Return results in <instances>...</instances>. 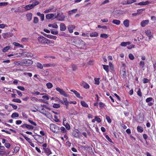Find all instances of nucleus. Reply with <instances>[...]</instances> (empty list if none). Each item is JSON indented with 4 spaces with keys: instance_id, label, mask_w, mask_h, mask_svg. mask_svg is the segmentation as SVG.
<instances>
[{
    "instance_id": "1",
    "label": "nucleus",
    "mask_w": 156,
    "mask_h": 156,
    "mask_svg": "<svg viewBox=\"0 0 156 156\" xmlns=\"http://www.w3.org/2000/svg\"><path fill=\"white\" fill-rule=\"evenodd\" d=\"M50 129L51 131L55 133H58L60 130V128L54 124H51L50 126Z\"/></svg>"
},
{
    "instance_id": "2",
    "label": "nucleus",
    "mask_w": 156,
    "mask_h": 156,
    "mask_svg": "<svg viewBox=\"0 0 156 156\" xmlns=\"http://www.w3.org/2000/svg\"><path fill=\"white\" fill-rule=\"evenodd\" d=\"M37 40L39 43L44 45L47 44L48 42L49 41L48 39L42 36L39 37Z\"/></svg>"
},
{
    "instance_id": "3",
    "label": "nucleus",
    "mask_w": 156,
    "mask_h": 156,
    "mask_svg": "<svg viewBox=\"0 0 156 156\" xmlns=\"http://www.w3.org/2000/svg\"><path fill=\"white\" fill-rule=\"evenodd\" d=\"M56 90L59 92L61 95H63L65 97H68L69 96L68 94H66L63 90L61 89L59 87H58L56 89Z\"/></svg>"
},
{
    "instance_id": "4",
    "label": "nucleus",
    "mask_w": 156,
    "mask_h": 156,
    "mask_svg": "<svg viewBox=\"0 0 156 156\" xmlns=\"http://www.w3.org/2000/svg\"><path fill=\"white\" fill-rule=\"evenodd\" d=\"M33 61L29 59H25L23 60V66H29L33 64Z\"/></svg>"
},
{
    "instance_id": "5",
    "label": "nucleus",
    "mask_w": 156,
    "mask_h": 156,
    "mask_svg": "<svg viewBox=\"0 0 156 156\" xmlns=\"http://www.w3.org/2000/svg\"><path fill=\"white\" fill-rule=\"evenodd\" d=\"M66 17L64 16H59V14L58 13L57 15L55 16V18H57V20L59 21H63L64 20L65 18Z\"/></svg>"
},
{
    "instance_id": "6",
    "label": "nucleus",
    "mask_w": 156,
    "mask_h": 156,
    "mask_svg": "<svg viewBox=\"0 0 156 156\" xmlns=\"http://www.w3.org/2000/svg\"><path fill=\"white\" fill-rule=\"evenodd\" d=\"M149 22L148 20H142L140 23L141 26L142 27H144L146 25H147Z\"/></svg>"
},
{
    "instance_id": "7",
    "label": "nucleus",
    "mask_w": 156,
    "mask_h": 156,
    "mask_svg": "<svg viewBox=\"0 0 156 156\" xmlns=\"http://www.w3.org/2000/svg\"><path fill=\"white\" fill-rule=\"evenodd\" d=\"M75 28V26L74 25H70L68 27L69 31L70 33H72L73 32V30Z\"/></svg>"
},
{
    "instance_id": "8",
    "label": "nucleus",
    "mask_w": 156,
    "mask_h": 156,
    "mask_svg": "<svg viewBox=\"0 0 156 156\" xmlns=\"http://www.w3.org/2000/svg\"><path fill=\"white\" fill-rule=\"evenodd\" d=\"M60 30L61 31H64L66 29V27L65 24L63 23H61L60 25Z\"/></svg>"
},
{
    "instance_id": "9",
    "label": "nucleus",
    "mask_w": 156,
    "mask_h": 156,
    "mask_svg": "<svg viewBox=\"0 0 156 156\" xmlns=\"http://www.w3.org/2000/svg\"><path fill=\"white\" fill-rule=\"evenodd\" d=\"M54 13H50L47 14L46 15V18L47 19H50L53 18L54 16Z\"/></svg>"
},
{
    "instance_id": "10",
    "label": "nucleus",
    "mask_w": 156,
    "mask_h": 156,
    "mask_svg": "<svg viewBox=\"0 0 156 156\" xmlns=\"http://www.w3.org/2000/svg\"><path fill=\"white\" fill-rule=\"evenodd\" d=\"M150 3V2L148 1H147L145 2H141L138 3L136 5H148Z\"/></svg>"
},
{
    "instance_id": "11",
    "label": "nucleus",
    "mask_w": 156,
    "mask_h": 156,
    "mask_svg": "<svg viewBox=\"0 0 156 156\" xmlns=\"http://www.w3.org/2000/svg\"><path fill=\"white\" fill-rule=\"evenodd\" d=\"M34 8L33 5H32V4H30L27 5L24 7L25 9L27 10H30V9H32Z\"/></svg>"
},
{
    "instance_id": "12",
    "label": "nucleus",
    "mask_w": 156,
    "mask_h": 156,
    "mask_svg": "<svg viewBox=\"0 0 156 156\" xmlns=\"http://www.w3.org/2000/svg\"><path fill=\"white\" fill-rule=\"evenodd\" d=\"M37 15L40 16L41 18V20L43 21L44 20V15L43 14H41L39 12H37Z\"/></svg>"
},
{
    "instance_id": "13",
    "label": "nucleus",
    "mask_w": 156,
    "mask_h": 156,
    "mask_svg": "<svg viewBox=\"0 0 156 156\" xmlns=\"http://www.w3.org/2000/svg\"><path fill=\"white\" fill-rule=\"evenodd\" d=\"M32 14L31 13H28L26 15L27 19L28 21H30L32 18Z\"/></svg>"
},
{
    "instance_id": "14",
    "label": "nucleus",
    "mask_w": 156,
    "mask_h": 156,
    "mask_svg": "<svg viewBox=\"0 0 156 156\" xmlns=\"http://www.w3.org/2000/svg\"><path fill=\"white\" fill-rule=\"evenodd\" d=\"M23 60L14 62V64L17 66H23Z\"/></svg>"
},
{
    "instance_id": "15",
    "label": "nucleus",
    "mask_w": 156,
    "mask_h": 156,
    "mask_svg": "<svg viewBox=\"0 0 156 156\" xmlns=\"http://www.w3.org/2000/svg\"><path fill=\"white\" fill-rule=\"evenodd\" d=\"M129 21L128 20H125L123 21V24L126 27H128L129 26Z\"/></svg>"
},
{
    "instance_id": "16",
    "label": "nucleus",
    "mask_w": 156,
    "mask_h": 156,
    "mask_svg": "<svg viewBox=\"0 0 156 156\" xmlns=\"http://www.w3.org/2000/svg\"><path fill=\"white\" fill-rule=\"evenodd\" d=\"M136 0H129L127 1L126 3H122L123 5L129 4L136 2Z\"/></svg>"
},
{
    "instance_id": "17",
    "label": "nucleus",
    "mask_w": 156,
    "mask_h": 156,
    "mask_svg": "<svg viewBox=\"0 0 156 156\" xmlns=\"http://www.w3.org/2000/svg\"><path fill=\"white\" fill-rule=\"evenodd\" d=\"M90 35L91 37H97L98 36V34L96 32H93L90 33Z\"/></svg>"
},
{
    "instance_id": "18",
    "label": "nucleus",
    "mask_w": 156,
    "mask_h": 156,
    "mask_svg": "<svg viewBox=\"0 0 156 156\" xmlns=\"http://www.w3.org/2000/svg\"><path fill=\"white\" fill-rule=\"evenodd\" d=\"M76 41L78 43H79L80 45L83 46L85 44L84 42L80 39L76 40Z\"/></svg>"
},
{
    "instance_id": "19",
    "label": "nucleus",
    "mask_w": 156,
    "mask_h": 156,
    "mask_svg": "<svg viewBox=\"0 0 156 156\" xmlns=\"http://www.w3.org/2000/svg\"><path fill=\"white\" fill-rule=\"evenodd\" d=\"M62 124L66 127L67 130H70V127L69 123H66L65 124V123L64 122H62Z\"/></svg>"
},
{
    "instance_id": "20",
    "label": "nucleus",
    "mask_w": 156,
    "mask_h": 156,
    "mask_svg": "<svg viewBox=\"0 0 156 156\" xmlns=\"http://www.w3.org/2000/svg\"><path fill=\"white\" fill-rule=\"evenodd\" d=\"M130 44V43L129 41H128L126 42H123L121 43L120 45L122 46L125 47L127 45H129V44Z\"/></svg>"
},
{
    "instance_id": "21",
    "label": "nucleus",
    "mask_w": 156,
    "mask_h": 156,
    "mask_svg": "<svg viewBox=\"0 0 156 156\" xmlns=\"http://www.w3.org/2000/svg\"><path fill=\"white\" fill-rule=\"evenodd\" d=\"M77 10V9H73L68 12L69 15H71L73 14V13H76Z\"/></svg>"
},
{
    "instance_id": "22",
    "label": "nucleus",
    "mask_w": 156,
    "mask_h": 156,
    "mask_svg": "<svg viewBox=\"0 0 156 156\" xmlns=\"http://www.w3.org/2000/svg\"><path fill=\"white\" fill-rule=\"evenodd\" d=\"M112 23L114 24L119 25L120 23V21L119 20H113Z\"/></svg>"
},
{
    "instance_id": "23",
    "label": "nucleus",
    "mask_w": 156,
    "mask_h": 156,
    "mask_svg": "<svg viewBox=\"0 0 156 156\" xmlns=\"http://www.w3.org/2000/svg\"><path fill=\"white\" fill-rule=\"evenodd\" d=\"M60 129L61 130V133L65 134H66L67 130H66L64 127L62 126L60 127Z\"/></svg>"
},
{
    "instance_id": "24",
    "label": "nucleus",
    "mask_w": 156,
    "mask_h": 156,
    "mask_svg": "<svg viewBox=\"0 0 156 156\" xmlns=\"http://www.w3.org/2000/svg\"><path fill=\"white\" fill-rule=\"evenodd\" d=\"M80 103L82 106L85 108L88 107V105L84 101H81Z\"/></svg>"
},
{
    "instance_id": "25",
    "label": "nucleus",
    "mask_w": 156,
    "mask_h": 156,
    "mask_svg": "<svg viewBox=\"0 0 156 156\" xmlns=\"http://www.w3.org/2000/svg\"><path fill=\"white\" fill-rule=\"evenodd\" d=\"M82 85L83 86V87L86 89H88L89 88V85L85 82H83L82 83Z\"/></svg>"
},
{
    "instance_id": "26",
    "label": "nucleus",
    "mask_w": 156,
    "mask_h": 156,
    "mask_svg": "<svg viewBox=\"0 0 156 156\" xmlns=\"http://www.w3.org/2000/svg\"><path fill=\"white\" fill-rule=\"evenodd\" d=\"M42 113L44 114L46 117L47 118L50 119L51 117V115L50 113L48 112H46L45 113Z\"/></svg>"
},
{
    "instance_id": "27",
    "label": "nucleus",
    "mask_w": 156,
    "mask_h": 156,
    "mask_svg": "<svg viewBox=\"0 0 156 156\" xmlns=\"http://www.w3.org/2000/svg\"><path fill=\"white\" fill-rule=\"evenodd\" d=\"M145 33L148 37L150 38L151 37L152 35L151 31L150 30H147L145 32Z\"/></svg>"
},
{
    "instance_id": "28",
    "label": "nucleus",
    "mask_w": 156,
    "mask_h": 156,
    "mask_svg": "<svg viewBox=\"0 0 156 156\" xmlns=\"http://www.w3.org/2000/svg\"><path fill=\"white\" fill-rule=\"evenodd\" d=\"M44 151L48 155H49L51 154V152L48 148H46L45 149Z\"/></svg>"
},
{
    "instance_id": "29",
    "label": "nucleus",
    "mask_w": 156,
    "mask_h": 156,
    "mask_svg": "<svg viewBox=\"0 0 156 156\" xmlns=\"http://www.w3.org/2000/svg\"><path fill=\"white\" fill-rule=\"evenodd\" d=\"M48 26L49 27H52L53 28H57L58 26L57 24H50L48 25Z\"/></svg>"
},
{
    "instance_id": "30",
    "label": "nucleus",
    "mask_w": 156,
    "mask_h": 156,
    "mask_svg": "<svg viewBox=\"0 0 156 156\" xmlns=\"http://www.w3.org/2000/svg\"><path fill=\"white\" fill-rule=\"evenodd\" d=\"M13 44L14 45L16 46L19 47L20 48H23V45L20 44L18 43L14 42L13 43Z\"/></svg>"
},
{
    "instance_id": "31",
    "label": "nucleus",
    "mask_w": 156,
    "mask_h": 156,
    "mask_svg": "<svg viewBox=\"0 0 156 156\" xmlns=\"http://www.w3.org/2000/svg\"><path fill=\"white\" fill-rule=\"evenodd\" d=\"M10 46H7L5 47L2 50V51L3 52H6L9 49H10Z\"/></svg>"
},
{
    "instance_id": "32",
    "label": "nucleus",
    "mask_w": 156,
    "mask_h": 156,
    "mask_svg": "<svg viewBox=\"0 0 156 156\" xmlns=\"http://www.w3.org/2000/svg\"><path fill=\"white\" fill-rule=\"evenodd\" d=\"M19 116V115L17 113L14 112L11 115L12 118H14L15 117H18Z\"/></svg>"
},
{
    "instance_id": "33",
    "label": "nucleus",
    "mask_w": 156,
    "mask_h": 156,
    "mask_svg": "<svg viewBox=\"0 0 156 156\" xmlns=\"http://www.w3.org/2000/svg\"><path fill=\"white\" fill-rule=\"evenodd\" d=\"M102 66L103 67L104 69L106 71L107 73H108L109 71L108 66L104 65H103Z\"/></svg>"
},
{
    "instance_id": "34",
    "label": "nucleus",
    "mask_w": 156,
    "mask_h": 156,
    "mask_svg": "<svg viewBox=\"0 0 156 156\" xmlns=\"http://www.w3.org/2000/svg\"><path fill=\"white\" fill-rule=\"evenodd\" d=\"M62 100L63 101L64 104L66 105H67L68 104H69V102L67 99L66 98H62Z\"/></svg>"
},
{
    "instance_id": "35",
    "label": "nucleus",
    "mask_w": 156,
    "mask_h": 156,
    "mask_svg": "<svg viewBox=\"0 0 156 156\" xmlns=\"http://www.w3.org/2000/svg\"><path fill=\"white\" fill-rule=\"evenodd\" d=\"M71 66L72 71H75L77 69V67L76 65L74 64H72Z\"/></svg>"
},
{
    "instance_id": "36",
    "label": "nucleus",
    "mask_w": 156,
    "mask_h": 156,
    "mask_svg": "<svg viewBox=\"0 0 156 156\" xmlns=\"http://www.w3.org/2000/svg\"><path fill=\"white\" fill-rule=\"evenodd\" d=\"M47 37L50 39H53L55 40H56L57 38V37L56 36H54L51 35H48Z\"/></svg>"
},
{
    "instance_id": "37",
    "label": "nucleus",
    "mask_w": 156,
    "mask_h": 156,
    "mask_svg": "<svg viewBox=\"0 0 156 156\" xmlns=\"http://www.w3.org/2000/svg\"><path fill=\"white\" fill-rule=\"evenodd\" d=\"M137 131L140 133L142 132L143 131V128L139 126L137 127Z\"/></svg>"
},
{
    "instance_id": "38",
    "label": "nucleus",
    "mask_w": 156,
    "mask_h": 156,
    "mask_svg": "<svg viewBox=\"0 0 156 156\" xmlns=\"http://www.w3.org/2000/svg\"><path fill=\"white\" fill-rule=\"evenodd\" d=\"M12 101L14 102H16L18 103H21V100L20 99L18 98L13 99L12 100Z\"/></svg>"
},
{
    "instance_id": "39",
    "label": "nucleus",
    "mask_w": 156,
    "mask_h": 156,
    "mask_svg": "<svg viewBox=\"0 0 156 156\" xmlns=\"http://www.w3.org/2000/svg\"><path fill=\"white\" fill-rule=\"evenodd\" d=\"M76 96L79 98L82 99L83 98L80 96V94L76 91H74V93Z\"/></svg>"
},
{
    "instance_id": "40",
    "label": "nucleus",
    "mask_w": 156,
    "mask_h": 156,
    "mask_svg": "<svg viewBox=\"0 0 156 156\" xmlns=\"http://www.w3.org/2000/svg\"><path fill=\"white\" fill-rule=\"evenodd\" d=\"M23 137L25 138V139H26V140L27 141L28 143H29L31 141V140H30V138H28V137L25 136L24 135L23 133H21L20 134Z\"/></svg>"
},
{
    "instance_id": "41",
    "label": "nucleus",
    "mask_w": 156,
    "mask_h": 156,
    "mask_svg": "<svg viewBox=\"0 0 156 156\" xmlns=\"http://www.w3.org/2000/svg\"><path fill=\"white\" fill-rule=\"evenodd\" d=\"M46 85L48 89H51L53 87L52 84L51 83H47L46 84Z\"/></svg>"
},
{
    "instance_id": "42",
    "label": "nucleus",
    "mask_w": 156,
    "mask_h": 156,
    "mask_svg": "<svg viewBox=\"0 0 156 156\" xmlns=\"http://www.w3.org/2000/svg\"><path fill=\"white\" fill-rule=\"evenodd\" d=\"M39 21V19L37 17H34V18L33 23H34L36 24L38 23Z\"/></svg>"
},
{
    "instance_id": "43",
    "label": "nucleus",
    "mask_w": 156,
    "mask_h": 156,
    "mask_svg": "<svg viewBox=\"0 0 156 156\" xmlns=\"http://www.w3.org/2000/svg\"><path fill=\"white\" fill-rule=\"evenodd\" d=\"M25 55L28 58L30 57H32L33 56V54L30 53H27Z\"/></svg>"
},
{
    "instance_id": "44",
    "label": "nucleus",
    "mask_w": 156,
    "mask_h": 156,
    "mask_svg": "<svg viewBox=\"0 0 156 156\" xmlns=\"http://www.w3.org/2000/svg\"><path fill=\"white\" fill-rule=\"evenodd\" d=\"M53 107L54 108H58L60 107V105L58 104H54L53 105Z\"/></svg>"
},
{
    "instance_id": "45",
    "label": "nucleus",
    "mask_w": 156,
    "mask_h": 156,
    "mask_svg": "<svg viewBox=\"0 0 156 156\" xmlns=\"http://www.w3.org/2000/svg\"><path fill=\"white\" fill-rule=\"evenodd\" d=\"M51 33L54 35H56L58 33V32L57 30H51Z\"/></svg>"
},
{
    "instance_id": "46",
    "label": "nucleus",
    "mask_w": 156,
    "mask_h": 156,
    "mask_svg": "<svg viewBox=\"0 0 156 156\" xmlns=\"http://www.w3.org/2000/svg\"><path fill=\"white\" fill-rule=\"evenodd\" d=\"M108 35L107 34H101L100 35V37L105 38H107L108 37Z\"/></svg>"
},
{
    "instance_id": "47",
    "label": "nucleus",
    "mask_w": 156,
    "mask_h": 156,
    "mask_svg": "<svg viewBox=\"0 0 156 156\" xmlns=\"http://www.w3.org/2000/svg\"><path fill=\"white\" fill-rule=\"evenodd\" d=\"M37 67L41 69H42L43 68V66H42V64L39 62H38L37 63Z\"/></svg>"
},
{
    "instance_id": "48",
    "label": "nucleus",
    "mask_w": 156,
    "mask_h": 156,
    "mask_svg": "<svg viewBox=\"0 0 156 156\" xmlns=\"http://www.w3.org/2000/svg\"><path fill=\"white\" fill-rule=\"evenodd\" d=\"M28 121L29 122H30L31 124H32L34 126H36L37 125V124L35 122H33V121L31 120L30 119H28Z\"/></svg>"
},
{
    "instance_id": "49",
    "label": "nucleus",
    "mask_w": 156,
    "mask_h": 156,
    "mask_svg": "<svg viewBox=\"0 0 156 156\" xmlns=\"http://www.w3.org/2000/svg\"><path fill=\"white\" fill-rule=\"evenodd\" d=\"M153 98L151 97H149L147 98L146 100V101L147 103H148L151 101L153 100Z\"/></svg>"
},
{
    "instance_id": "50",
    "label": "nucleus",
    "mask_w": 156,
    "mask_h": 156,
    "mask_svg": "<svg viewBox=\"0 0 156 156\" xmlns=\"http://www.w3.org/2000/svg\"><path fill=\"white\" fill-rule=\"evenodd\" d=\"M106 118L108 121V122L109 123H110L112 122V120L110 118V117L107 115H106Z\"/></svg>"
},
{
    "instance_id": "51",
    "label": "nucleus",
    "mask_w": 156,
    "mask_h": 156,
    "mask_svg": "<svg viewBox=\"0 0 156 156\" xmlns=\"http://www.w3.org/2000/svg\"><path fill=\"white\" fill-rule=\"evenodd\" d=\"M94 82L95 84L97 85L99 84L100 83L99 79L97 78H94Z\"/></svg>"
},
{
    "instance_id": "52",
    "label": "nucleus",
    "mask_w": 156,
    "mask_h": 156,
    "mask_svg": "<svg viewBox=\"0 0 156 156\" xmlns=\"http://www.w3.org/2000/svg\"><path fill=\"white\" fill-rule=\"evenodd\" d=\"M144 62L143 61H141L139 63V65L142 68H143L144 66Z\"/></svg>"
},
{
    "instance_id": "53",
    "label": "nucleus",
    "mask_w": 156,
    "mask_h": 156,
    "mask_svg": "<svg viewBox=\"0 0 156 156\" xmlns=\"http://www.w3.org/2000/svg\"><path fill=\"white\" fill-rule=\"evenodd\" d=\"M105 137L110 142L113 143L112 140L110 138V137L108 135H106L105 136Z\"/></svg>"
},
{
    "instance_id": "54",
    "label": "nucleus",
    "mask_w": 156,
    "mask_h": 156,
    "mask_svg": "<svg viewBox=\"0 0 156 156\" xmlns=\"http://www.w3.org/2000/svg\"><path fill=\"white\" fill-rule=\"evenodd\" d=\"M129 58L132 60L134 59V57L133 55L132 54H129Z\"/></svg>"
},
{
    "instance_id": "55",
    "label": "nucleus",
    "mask_w": 156,
    "mask_h": 156,
    "mask_svg": "<svg viewBox=\"0 0 156 156\" xmlns=\"http://www.w3.org/2000/svg\"><path fill=\"white\" fill-rule=\"evenodd\" d=\"M27 128L28 129H29L32 130L34 128V127L33 126L30 125L28 124Z\"/></svg>"
},
{
    "instance_id": "56",
    "label": "nucleus",
    "mask_w": 156,
    "mask_h": 156,
    "mask_svg": "<svg viewBox=\"0 0 156 156\" xmlns=\"http://www.w3.org/2000/svg\"><path fill=\"white\" fill-rule=\"evenodd\" d=\"M9 105L11 106L12 108L14 109H17V106L16 105H14L12 104H11V103H10L9 104Z\"/></svg>"
},
{
    "instance_id": "57",
    "label": "nucleus",
    "mask_w": 156,
    "mask_h": 156,
    "mask_svg": "<svg viewBox=\"0 0 156 156\" xmlns=\"http://www.w3.org/2000/svg\"><path fill=\"white\" fill-rule=\"evenodd\" d=\"M8 3L7 2H0V6H5L8 5Z\"/></svg>"
},
{
    "instance_id": "58",
    "label": "nucleus",
    "mask_w": 156,
    "mask_h": 156,
    "mask_svg": "<svg viewBox=\"0 0 156 156\" xmlns=\"http://www.w3.org/2000/svg\"><path fill=\"white\" fill-rule=\"evenodd\" d=\"M99 104L100 105V107L101 108H103L105 106V104L101 102H100L99 103Z\"/></svg>"
},
{
    "instance_id": "59",
    "label": "nucleus",
    "mask_w": 156,
    "mask_h": 156,
    "mask_svg": "<svg viewBox=\"0 0 156 156\" xmlns=\"http://www.w3.org/2000/svg\"><path fill=\"white\" fill-rule=\"evenodd\" d=\"M17 88H18V89H19L20 90L22 91H24L25 90L24 88L23 87H22V86H18L17 87Z\"/></svg>"
},
{
    "instance_id": "60",
    "label": "nucleus",
    "mask_w": 156,
    "mask_h": 156,
    "mask_svg": "<svg viewBox=\"0 0 156 156\" xmlns=\"http://www.w3.org/2000/svg\"><path fill=\"white\" fill-rule=\"evenodd\" d=\"M30 99L31 100H32V101H37L38 100V99L37 98H35V97H32L30 98Z\"/></svg>"
},
{
    "instance_id": "61",
    "label": "nucleus",
    "mask_w": 156,
    "mask_h": 156,
    "mask_svg": "<svg viewBox=\"0 0 156 156\" xmlns=\"http://www.w3.org/2000/svg\"><path fill=\"white\" fill-rule=\"evenodd\" d=\"M96 121H97L99 123L101 122V119L97 117H95Z\"/></svg>"
},
{
    "instance_id": "62",
    "label": "nucleus",
    "mask_w": 156,
    "mask_h": 156,
    "mask_svg": "<svg viewBox=\"0 0 156 156\" xmlns=\"http://www.w3.org/2000/svg\"><path fill=\"white\" fill-rule=\"evenodd\" d=\"M121 75L122 77H124L126 76V72L121 71Z\"/></svg>"
},
{
    "instance_id": "63",
    "label": "nucleus",
    "mask_w": 156,
    "mask_h": 156,
    "mask_svg": "<svg viewBox=\"0 0 156 156\" xmlns=\"http://www.w3.org/2000/svg\"><path fill=\"white\" fill-rule=\"evenodd\" d=\"M137 94L140 96L141 97L142 96V93L140 91V89H139L138 90L137 92Z\"/></svg>"
},
{
    "instance_id": "64",
    "label": "nucleus",
    "mask_w": 156,
    "mask_h": 156,
    "mask_svg": "<svg viewBox=\"0 0 156 156\" xmlns=\"http://www.w3.org/2000/svg\"><path fill=\"white\" fill-rule=\"evenodd\" d=\"M42 98L44 99H46L47 100H48L49 99V98L48 96L46 95H43L42 97Z\"/></svg>"
}]
</instances>
